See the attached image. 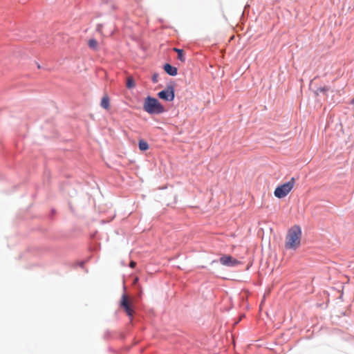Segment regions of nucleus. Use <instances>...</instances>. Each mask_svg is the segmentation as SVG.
<instances>
[{
	"label": "nucleus",
	"mask_w": 354,
	"mask_h": 354,
	"mask_svg": "<svg viewBox=\"0 0 354 354\" xmlns=\"http://www.w3.org/2000/svg\"><path fill=\"white\" fill-rule=\"evenodd\" d=\"M301 229L298 225H294L289 229L286 236L285 248L289 250H296L301 244Z\"/></svg>",
	"instance_id": "obj_1"
},
{
	"label": "nucleus",
	"mask_w": 354,
	"mask_h": 354,
	"mask_svg": "<svg viewBox=\"0 0 354 354\" xmlns=\"http://www.w3.org/2000/svg\"><path fill=\"white\" fill-rule=\"evenodd\" d=\"M143 109L149 114H160L165 111L163 106L158 100L150 96L145 98Z\"/></svg>",
	"instance_id": "obj_2"
},
{
	"label": "nucleus",
	"mask_w": 354,
	"mask_h": 354,
	"mask_svg": "<svg viewBox=\"0 0 354 354\" xmlns=\"http://www.w3.org/2000/svg\"><path fill=\"white\" fill-rule=\"evenodd\" d=\"M295 184V178H291L290 180L281 185L278 186L274 192V196L278 198H282L286 196L292 189Z\"/></svg>",
	"instance_id": "obj_3"
},
{
	"label": "nucleus",
	"mask_w": 354,
	"mask_h": 354,
	"mask_svg": "<svg viewBox=\"0 0 354 354\" xmlns=\"http://www.w3.org/2000/svg\"><path fill=\"white\" fill-rule=\"evenodd\" d=\"M158 95L160 99L166 101H173L174 99V89L173 86H168L166 89L160 91Z\"/></svg>",
	"instance_id": "obj_4"
},
{
	"label": "nucleus",
	"mask_w": 354,
	"mask_h": 354,
	"mask_svg": "<svg viewBox=\"0 0 354 354\" xmlns=\"http://www.w3.org/2000/svg\"><path fill=\"white\" fill-rule=\"evenodd\" d=\"M220 263L226 266H236L237 265H239L241 262L238 261L237 259L233 258L230 255H223L219 259Z\"/></svg>",
	"instance_id": "obj_5"
},
{
	"label": "nucleus",
	"mask_w": 354,
	"mask_h": 354,
	"mask_svg": "<svg viewBox=\"0 0 354 354\" xmlns=\"http://www.w3.org/2000/svg\"><path fill=\"white\" fill-rule=\"evenodd\" d=\"M120 306L125 310L128 316H133V310L131 306L129 301L128 300V297L125 295H123L122 297Z\"/></svg>",
	"instance_id": "obj_6"
},
{
	"label": "nucleus",
	"mask_w": 354,
	"mask_h": 354,
	"mask_svg": "<svg viewBox=\"0 0 354 354\" xmlns=\"http://www.w3.org/2000/svg\"><path fill=\"white\" fill-rule=\"evenodd\" d=\"M164 70L169 75L175 76L178 73L177 68L176 67L172 66L169 64H165L164 65Z\"/></svg>",
	"instance_id": "obj_7"
},
{
	"label": "nucleus",
	"mask_w": 354,
	"mask_h": 354,
	"mask_svg": "<svg viewBox=\"0 0 354 354\" xmlns=\"http://www.w3.org/2000/svg\"><path fill=\"white\" fill-rule=\"evenodd\" d=\"M100 105L103 109H104L106 110H109V109H110V98L107 95H104L102 97V98L101 100Z\"/></svg>",
	"instance_id": "obj_8"
},
{
	"label": "nucleus",
	"mask_w": 354,
	"mask_h": 354,
	"mask_svg": "<svg viewBox=\"0 0 354 354\" xmlns=\"http://www.w3.org/2000/svg\"><path fill=\"white\" fill-rule=\"evenodd\" d=\"M174 50L178 53V59L181 62H184L185 61V58L184 56V52L182 49H178L176 48H174Z\"/></svg>",
	"instance_id": "obj_9"
},
{
	"label": "nucleus",
	"mask_w": 354,
	"mask_h": 354,
	"mask_svg": "<svg viewBox=\"0 0 354 354\" xmlns=\"http://www.w3.org/2000/svg\"><path fill=\"white\" fill-rule=\"evenodd\" d=\"M329 88L328 86L319 87L315 91V95L317 96L320 93L326 94L328 91Z\"/></svg>",
	"instance_id": "obj_10"
},
{
	"label": "nucleus",
	"mask_w": 354,
	"mask_h": 354,
	"mask_svg": "<svg viewBox=\"0 0 354 354\" xmlns=\"http://www.w3.org/2000/svg\"><path fill=\"white\" fill-rule=\"evenodd\" d=\"M139 149L141 150V151H146L149 149V145L148 143L143 140H141L139 141Z\"/></svg>",
	"instance_id": "obj_11"
},
{
	"label": "nucleus",
	"mask_w": 354,
	"mask_h": 354,
	"mask_svg": "<svg viewBox=\"0 0 354 354\" xmlns=\"http://www.w3.org/2000/svg\"><path fill=\"white\" fill-rule=\"evenodd\" d=\"M135 82L132 77H128L127 80V87L128 88H132L135 86Z\"/></svg>",
	"instance_id": "obj_12"
},
{
	"label": "nucleus",
	"mask_w": 354,
	"mask_h": 354,
	"mask_svg": "<svg viewBox=\"0 0 354 354\" xmlns=\"http://www.w3.org/2000/svg\"><path fill=\"white\" fill-rule=\"evenodd\" d=\"M88 46L93 49H95L97 46V41L94 39H90L88 41Z\"/></svg>",
	"instance_id": "obj_13"
},
{
	"label": "nucleus",
	"mask_w": 354,
	"mask_h": 354,
	"mask_svg": "<svg viewBox=\"0 0 354 354\" xmlns=\"http://www.w3.org/2000/svg\"><path fill=\"white\" fill-rule=\"evenodd\" d=\"M158 74H153V75L152 76V81H153V82H154V83L158 82Z\"/></svg>",
	"instance_id": "obj_14"
},
{
	"label": "nucleus",
	"mask_w": 354,
	"mask_h": 354,
	"mask_svg": "<svg viewBox=\"0 0 354 354\" xmlns=\"http://www.w3.org/2000/svg\"><path fill=\"white\" fill-rule=\"evenodd\" d=\"M136 266V263L133 261H131L129 263V266L131 268H134Z\"/></svg>",
	"instance_id": "obj_15"
},
{
	"label": "nucleus",
	"mask_w": 354,
	"mask_h": 354,
	"mask_svg": "<svg viewBox=\"0 0 354 354\" xmlns=\"http://www.w3.org/2000/svg\"><path fill=\"white\" fill-rule=\"evenodd\" d=\"M351 104H354V98L351 100Z\"/></svg>",
	"instance_id": "obj_16"
}]
</instances>
